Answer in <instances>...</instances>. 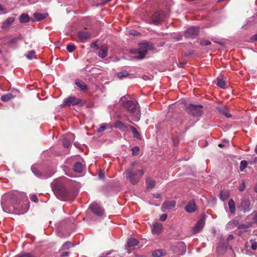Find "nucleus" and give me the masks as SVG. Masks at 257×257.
I'll use <instances>...</instances> for the list:
<instances>
[{
    "label": "nucleus",
    "mask_w": 257,
    "mask_h": 257,
    "mask_svg": "<svg viewBox=\"0 0 257 257\" xmlns=\"http://www.w3.org/2000/svg\"><path fill=\"white\" fill-rule=\"evenodd\" d=\"M21 194L18 191H11L5 194L2 198L1 205L3 210L11 213L14 207L20 200Z\"/></svg>",
    "instance_id": "1"
},
{
    "label": "nucleus",
    "mask_w": 257,
    "mask_h": 257,
    "mask_svg": "<svg viewBox=\"0 0 257 257\" xmlns=\"http://www.w3.org/2000/svg\"><path fill=\"white\" fill-rule=\"evenodd\" d=\"M53 189L56 196L62 200H70L73 199L76 194L67 190L62 184L60 181L57 180L53 184Z\"/></svg>",
    "instance_id": "2"
},
{
    "label": "nucleus",
    "mask_w": 257,
    "mask_h": 257,
    "mask_svg": "<svg viewBox=\"0 0 257 257\" xmlns=\"http://www.w3.org/2000/svg\"><path fill=\"white\" fill-rule=\"evenodd\" d=\"M123 106L130 114L132 120L138 121L140 119V109L136 100H127L123 103Z\"/></svg>",
    "instance_id": "3"
},
{
    "label": "nucleus",
    "mask_w": 257,
    "mask_h": 257,
    "mask_svg": "<svg viewBox=\"0 0 257 257\" xmlns=\"http://www.w3.org/2000/svg\"><path fill=\"white\" fill-rule=\"evenodd\" d=\"M154 49L153 44L151 42H146L139 44L138 49H132L131 50L132 54H135L134 58L136 59L141 60L144 59L148 50Z\"/></svg>",
    "instance_id": "4"
},
{
    "label": "nucleus",
    "mask_w": 257,
    "mask_h": 257,
    "mask_svg": "<svg viewBox=\"0 0 257 257\" xmlns=\"http://www.w3.org/2000/svg\"><path fill=\"white\" fill-rule=\"evenodd\" d=\"M124 174L125 177L129 180V181L132 184L135 185L139 182L140 178L144 175V172L143 170L129 168L126 170Z\"/></svg>",
    "instance_id": "5"
},
{
    "label": "nucleus",
    "mask_w": 257,
    "mask_h": 257,
    "mask_svg": "<svg viewBox=\"0 0 257 257\" xmlns=\"http://www.w3.org/2000/svg\"><path fill=\"white\" fill-rule=\"evenodd\" d=\"M14 207V209L12 213L17 214H23L26 213L29 209V201L27 200L22 202L19 200Z\"/></svg>",
    "instance_id": "6"
},
{
    "label": "nucleus",
    "mask_w": 257,
    "mask_h": 257,
    "mask_svg": "<svg viewBox=\"0 0 257 257\" xmlns=\"http://www.w3.org/2000/svg\"><path fill=\"white\" fill-rule=\"evenodd\" d=\"M203 106L200 104H190L186 106V110L188 113L194 116H199L202 113Z\"/></svg>",
    "instance_id": "7"
},
{
    "label": "nucleus",
    "mask_w": 257,
    "mask_h": 257,
    "mask_svg": "<svg viewBox=\"0 0 257 257\" xmlns=\"http://www.w3.org/2000/svg\"><path fill=\"white\" fill-rule=\"evenodd\" d=\"M89 209L93 214L98 217H102L104 214V210L99 204L96 202H93L91 204Z\"/></svg>",
    "instance_id": "8"
},
{
    "label": "nucleus",
    "mask_w": 257,
    "mask_h": 257,
    "mask_svg": "<svg viewBox=\"0 0 257 257\" xmlns=\"http://www.w3.org/2000/svg\"><path fill=\"white\" fill-rule=\"evenodd\" d=\"M75 105H82V101L80 99H78L74 96H69L64 100L62 107L65 106H71Z\"/></svg>",
    "instance_id": "9"
},
{
    "label": "nucleus",
    "mask_w": 257,
    "mask_h": 257,
    "mask_svg": "<svg viewBox=\"0 0 257 257\" xmlns=\"http://www.w3.org/2000/svg\"><path fill=\"white\" fill-rule=\"evenodd\" d=\"M199 28L198 27H192L188 28L184 34L185 38H195L198 34Z\"/></svg>",
    "instance_id": "10"
},
{
    "label": "nucleus",
    "mask_w": 257,
    "mask_h": 257,
    "mask_svg": "<svg viewBox=\"0 0 257 257\" xmlns=\"http://www.w3.org/2000/svg\"><path fill=\"white\" fill-rule=\"evenodd\" d=\"M164 13L162 11H157L154 13L151 18V23L158 25L160 24L164 19Z\"/></svg>",
    "instance_id": "11"
},
{
    "label": "nucleus",
    "mask_w": 257,
    "mask_h": 257,
    "mask_svg": "<svg viewBox=\"0 0 257 257\" xmlns=\"http://www.w3.org/2000/svg\"><path fill=\"white\" fill-rule=\"evenodd\" d=\"M75 139V135L72 133L67 134L64 137L63 139V145L65 148H68L71 143L73 142Z\"/></svg>",
    "instance_id": "12"
},
{
    "label": "nucleus",
    "mask_w": 257,
    "mask_h": 257,
    "mask_svg": "<svg viewBox=\"0 0 257 257\" xmlns=\"http://www.w3.org/2000/svg\"><path fill=\"white\" fill-rule=\"evenodd\" d=\"M250 202L248 199H242L238 208L240 211L244 212H248L250 210Z\"/></svg>",
    "instance_id": "13"
},
{
    "label": "nucleus",
    "mask_w": 257,
    "mask_h": 257,
    "mask_svg": "<svg viewBox=\"0 0 257 257\" xmlns=\"http://www.w3.org/2000/svg\"><path fill=\"white\" fill-rule=\"evenodd\" d=\"M176 201L174 200L166 201L162 206V209L163 212H165L167 210L171 209L175 207Z\"/></svg>",
    "instance_id": "14"
},
{
    "label": "nucleus",
    "mask_w": 257,
    "mask_h": 257,
    "mask_svg": "<svg viewBox=\"0 0 257 257\" xmlns=\"http://www.w3.org/2000/svg\"><path fill=\"white\" fill-rule=\"evenodd\" d=\"M185 210L188 213H192L196 211V205L194 200L190 201L188 204L185 206Z\"/></svg>",
    "instance_id": "15"
},
{
    "label": "nucleus",
    "mask_w": 257,
    "mask_h": 257,
    "mask_svg": "<svg viewBox=\"0 0 257 257\" xmlns=\"http://www.w3.org/2000/svg\"><path fill=\"white\" fill-rule=\"evenodd\" d=\"M78 37L80 42H85L90 38V34L87 32L80 31L78 33Z\"/></svg>",
    "instance_id": "16"
},
{
    "label": "nucleus",
    "mask_w": 257,
    "mask_h": 257,
    "mask_svg": "<svg viewBox=\"0 0 257 257\" xmlns=\"http://www.w3.org/2000/svg\"><path fill=\"white\" fill-rule=\"evenodd\" d=\"M204 224H205V219L201 218L200 219H199L197 221L196 225L193 228L192 230H193V233H195L199 232L203 228Z\"/></svg>",
    "instance_id": "17"
},
{
    "label": "nucleus",
    "mask_w": 257,
    "mask_h": 257,
    "mask_svg": "<svg viewBox=\"0 0 257 257\" xmlns=\"http://www.w3.org/2000/svg\"><path fill=\"white\" fill-rule=\"evenodd\" d=\"M31 170L33 173L38 177L41 178H47L48 177H51L54 173V172L53 171L51 174L47 175H44L43 174H42L40 171L35 167L34 166H32L31 167Z\"/></svg>",
    "instance_id": "18"
},
{
    "label": "nucleus",
    "mask_w": 257,
    "mask_h": 257,
    "mask_svg": "<svg viewBox=\"0 0 257 257\" xmlns=\"http://www.w3.org/2000/svg\"><path fill=\"white\" fill-rule=\"evenodd\" d=\"M97 54L101 58H104L108 54V48L106 46H102L98 49Z\"/></svg>",
    "instance_id": "19"
},
{
    "label": "nucleus",
    "mask_w": 257,
    "mask_h": 257,
    "mask_svg": "<svg viewBox=\"0 0 257 257\" xmlns=\"http://www.w3.org/2000/svg\"><path fill=\"white\" fill-rule=\"evenodd\" d=\"M162 231V226L160 223H155L153 224L152 228L153 234H159Z\"/></svg>",
    "instance_id": "20"
},
{
    "label": "nucleus",
    "mask_w": 257,
    "mask_h": 257,
    "mask_svg": "<svg viewBox=\"0 0 257 257\" xmlns=\"http://www.w3.org/2000/svg\"><path fill=\"white\" fill-rule=\"evenodd\" d=\"M114 127L120 130L121 132H125L128 130L127 126L120 120L115 121Z\"/></svg>",
    "instance_id": "21"
},
{
    "label": "nucleus",
    "mask_w": 257,
    "mask_h": 257,
    "mask_svg": "<svg viewBox=\"0 0 257 257\" xmlns=\"http://www.w3.org/2000/svg\"><path fill=\"white\" fill-rule=\"evenodd\" d=\"M15 18L14 17H9L2 25V29L5 30L8 28L14 22Z\"/></svg>",
    "instance_id": "22"
},
{
    "label": "nucleus",
    "mask_w": 257,
    "mask_h": 257,
    "mask_svg": "<svg viewBox=\"0 0 257 257\" xmlns=\"http://www.w3.org/2000/svg\"><path fill=\"white\" fill-rule=\"evenodd\" d=\"M217 85L222 88H225L227 85L226 82L224 80L222 76H219L217 78Z\"/></svg>",
    "instance_id": "23"
},
{
    "label": "nucleus",
    "mask_w": 257,
    "mask_h": 257,
    "mask_svg": "<svg viewBox=\"0 0 257 257\" xmlns=\"http://www.w3.org/2000/svg\"><path fill=\"white\" fill-rule=\"evenodd\" d=\"M75 84L83 91L86 90L87 89V85L82 81L80 80H76L75 81Z\"/></svg>",
    "instance_id": "24"
},
{
    "label": "nucleus",
    "mask_w": 257,
    "mask_h": 257,
    "mask_svg": "<svg viewBox=\"0 0 257 257\" xmlns=\"http://www.w3.org/2000/svg\"><path fill=\"white\" fill-rule=\"evenodd\" d=\"M73 170L77 173H81L83 170V165L81 163L77 162L73 166Z\"/></svg>",
    "instance_id": "25"
},
{
    "label": "nucleus",
    "mask_w": 257,
    "mask_h": 257,
    "mask_svg": "<svg viewBox=\"0 0 257 257\" xmlns=\"http://www.w3.org/2000/svg\"><path fill=\"white\" fill-rule=\"evenodd\" d=\"M218 110L220 113L224 114L227 117H229L231 116L228 112L227 107L225 106L219 107Z\"/></svg>",
    "instance_id": "26"
},
{
    "label": "nucleus",
    "mask_w": 257,
    "mask_h": 257,
    "mask_svg": "<svg viewBox=\"0 0 257 257\" xmlns=\"http://www.w3.org/2000/svg\"><path fill=\"white\" fill-rule=\"evenodd\" d=\"M139 243L137 239L130 238L127 240V245L128 247H132L137 245Z\"/></svg>",
    "instance_id": "27"
},
{
    "label": "nucleus",
    "mask_w": 257,
    "mask_h": 257,
    "mask_svg": "<svg viewBox=\"0 0 257 257\" xmlns=\"http://www.w3.org/2000/svg\"><path fill=\"white\" fill-rule=\"evenodd\" d=\"M228 207L231 213L234 214L235 211V202L232 199H230L228 202Z\"/></svg>",
    "instance_id": "28"
},
{
    "label": "nucleus",
    "mask_w": 257,
    "mask_h": 257,
    "mask_svg": "<svg viewBox=\"0 0 257 257\" xmlns=\"http://www.w3.org/2000/svg\"><path fill=\"white\" fill-rule=\"evenodd\" d=\"M47 17L45 14H42L40 13H36L34 14V17L37 21H40L45 19Z\"/></svg>",
    "instance_id": "29"
},
{
    "label": "nucleus",
    "mask_w": 257,
    "mask_h": 257,
    "mask_svg": "<svg viewBox=\"0 0 257 257\" xmlns=\"http://www.w3.org/2000/svg\"><path fill=\"white\" fill-rule=\"evenodd\" d=\"M230 196V193L228 191H222L220 193V199L222 201H225Z\"/></svg>",
    "instance_id": "30"
},
{
    "label": "nucleus",
    "mask_w": 257,
    "mask_h": 257,
    "mask_svg": "<svg viewBox=\"0 0 257 257\" xmlns=\"http://www.w3.org/2000/svg\"><path fill=\"white\" fill-rule=\"evenodd\" d=\"M20 22L24 23L28 22L30 21L29 17L26 14H22L19 18Z\"/></svg>",
    "instance_id": "31"
},
{
    "label": "nucleus",
    "mask_w": 257,
    "mask_h": 257,
    "mask_svg": "<svg viewBox=\"0 0 257 257\" xmlns=\"http://www.w3.org/2000/svg\"><path fill=\"white\" fill-rule=\"evenodd\" d=\"M251 226V223H248L247 224H241L237 226V228L243 230L244 232H247V229Z\"/></svg>",
    "instance_id": "32"
},
{
    "label": "nucleus",
    "mask_w": 257,
    "mask_h": 257,
    "mask_svg": "<svg viewBox=\"0 0 257 257\" xmlns=\"http://www.w3.org/2000/svg\"><path fill=\"white\" fill-rule=\"evenodd\" d=\"M14 97L12 93H8L6 95H3L1 96V100L4 102H7L12 98H13Z\"/></svg>",
    "instance_id": "33"
},
{
    "label": "nucleus",
    "mask_w": 257,
    "mask_h": 257,
    "mask_svg": "<svg viewBox=\"0 0 257 257\" xmlns=\"http://www.w3.org/2000/svg\"><path fill=\"white\" fill-rule=\"evenodd\" d=\"M73 246V244L70 241L65 242L61 246V250L68 249Z\"/></svg>",
    "instance_id": "34"
},
{
    "label": "nucleus",
    "mask_w": 257,
    "mask_h": 257,
    "mask_svg": "<svg viewBox=\"0 0 257 257\" xmlns=\"http://www.w3.org/2000/svg\"><path fill=\"white\" fill-rule=\"evenodd\" d=\"M130 127L134 134V137L137 139H141V136L137 130L132 125H130Z\"/></svg>",
    "instance_id": "35"
},
{
    "label": "nucleus",
    "mask_w": 257,
    "mask_h": 257,
    "mask_svg": "<svg viewBox=\"0 0 257 257\" xmlns=\"http://www.w3.org/2000/svg\"><path fill=\"white\" fill-rule=\"evenodd\" d=\"M147 188H153L155 185V181L152 179H147L146 180Z\"/></svg>",
    "instance_id": "36"
},
{
    "label": "nucleus",
    "mask_w": 257,
    "mask_h": 257,
    "mask_svg": "<svg viewBox=\"0 0 257 257\" xmlns=\"http://www.w3.org/2000/svg\"><path fill=\"white\" fill-rule=\"evenodd\" d=\"M129 75L128 72L126 71H122L117 73V76L119 78H122Z\"/></svg>",
    "instance_id": "37"
},
{
    "label": "nucleus",
    "mask_w": 257,
    "mask_h": 257,
    "mask_svg": "<svg viewBox=\"0 0 257 257\" xmlns=\"http://www.w3.org/2000/svg\"><path fill=\"white\" fill-rule=\"evenodd\" d=\"M109 125L107 123H102L101 124L100 126L97 128V132L98 133H101L105 131L107 127H108Z\"/></svg>",
    "instance_id": "38"
},
{
    "label": "nucleus",
    "mask_w": 257,
    "mask_h": 257,
    "mask_svg": "<svg viewBox=\"0 0 257 257\" xmlns=\"http://www.w3.org/2000/svg\"><path fill=\"white\" fill-rule=\"evenodd\" d=\"M163 255V251L162 250H157L153 252L154 257H161Z\"/></svg>",
    "instance_id": "39"
},
{
    "label": "nucleus",
    "mask_w": 257,
    "mask_h": 257,
    "mask_svg": "<svg viewBox=\"0 0 257 257\" xmlns=\"http://www.w3.org/2000/svg\"><path fill=\"white\" fill-rule=\"evenodd\" d=\"M247 165V163L246 161H245V160L241 161L240 162V167H239L240 171H243L244 170V169L246 168Z\"/></svg>",
    "instance_id": "40"
},
{
    "label": "nucleus",
    "mask_w": 257,
    "mask_h": 257,
    "mask_svg": "<svg viewBox=\"0 0 257 257\" xmlns=\"http://www.w3.org/2000/svg\"><path fill=\"white\" fill-rule=\"evenodd\" d=\"M75 46L73 44H69L67 46V50L69 52H72L75 49Z\"/></svg>",
    "instance_id": "41"
},
{
    "label": "nucleus",
    "mask_w": 257,
    "mask_h": 257,
    "mask_svg": "<svg viewBox=\"0 0 257 257\" xmlns=\"http://www.w3.org/2000/svg\"><path fill=\"white\" fill-rule=\"evenodd\" d=\"M200 44L201 46H208L211 44V42L207 40H203L200 41Z\"/></svg>",
    "instance_id": "42"
},
{
    "label": "nucleus",
    "mask_w": 257,
    "mask_h": 257,
    "mask_svg": "<svg viewBox=\"0 0 257 257\" xmlns=\"http://www.w3.org/2000/svg\"><path fill=\"white\" fill-rule=\"evenodd\" d=\"M140 151V148L138 147H135L132 149V154L135 156L138 154Z\"/></svg>",
    "instance_id": "43"
},
{
    "label": "nucleus",
    "mask_w": 257,
    "mask_h": 257,
    "mask_svg": "<svg viewBox=\"0 0 257 257\" xmlns=\"http://www.w3.org/2000/svg\"><path fill=\"white\" fill-rule=\"evenodd\" d=\"M35 54V52L34 51H31L29 52V53L27 55L26 57L29 59H32L34 55Z\"/></svg>",
    "instance_id": "44"
},
{
    "label": "nucleus",
    "mask_w": 257,
    "mask_h": 257,
    "mask_svg": "<svg viewBox=\"0 0 257 257\" xmlns=\"http://www.w3.org/2000/svg\"><path fill=\"white\" fill-rule=\"evenodd\" d=\"M62 250L61 249L59 250V252L60 253V256L61 257H67L69 255L70 252L69 251H62Z\"/></svg>",
    "instance_id": "45"
},
{
    "label": "nucleus",
    "mask_w": 257,
    "mask_h": 257,
    "mask_svg": "<svg viewBox=\"0 0 257 257\" xmlns=\"http://www.w3.org/2000/svg\"><path fill=\"white\" fill-rule=\"evenodd\" d=\"M229 224L234 227H237L239 225V222L236 220H233L229 222Z\"/></svg>",
    "instance_id": "46"
},
{
    "label": "nucleus",
    "mask_w": 257,
    "mask_h": 257,
    "mask_svg": "<svg viewBox=\"0 0 257 257\" xmlns=\"http://www.w3.org/2000/svg\"><path fill=\"white\" fill-rule=\"evenodd\" d=\"M245 188V183L244 181H242L241 185L239 186L238 189L240 191H243Z\"/></svg>",
    "instance_id": "47"
},
{
    "label": "nucleus",
    "mask_w": 257,
    "mask_h": 257,
    "mask_svg": "<svg viewBox=\"0 0 257 257\" xmlns=\"http://www.w3.org/2000/svg\"><path fill=\"white\" fill-rule=\"evenodd\" d=\"M250 241L251 242V248H252V249L256 250V248H257V242L255 241H253V240H251Z\"/></svg>",
    "instance_id": "48"
},
{
    "label": "nucleus",
    "mask_w": 257,
    "mask_h": 257,
    "mask_svg": "<svg viewBox=\"0 0 257 257\" xmlns=\"http://www.w3.org/2000/svg\"><path fill=\"white\" fill-rule=\"evenodd\" d=\"M31 199L32 201H34L35 202H37L38 201V198L37 195H33L31 196Z\"/></svg>",
    "instance_id": "49"
},
{
    "label": "nucleus",
    "mask_w": 257,
    "mask_h": 257,
    "mask_svg": "<svg viewBox=\"0 0 257 257\" xmlns=\"http://www.w3.org/2000/svg\"><path fill=\"white\" fill-rule=\"evenodd\" d=\"M250 40L251 42L257 41V34L251 36Z\"/></svg>",
    "instance_id": "50"
},
{
    "label": "nucleus",
    "mask_w": 257,
    "mask_h": 257,
    "mask_svg": "<svg viewBox=\"0 0 257 257\" xmlns=\"http://www.w3.org/2000/svg\"><path fill=\"white\" fill-rule=\"evenodd\" d=\"M167 214H163V215H162V216H161V217H160V220H161V221H164L166 220V219H167Z\"/></svg>",
    "instance_id": "51"
},
{
    "label": "nucleus",
    "mask_w": 257,
    "mask_h": 257,
    "mask_svg": "<svg viewBox=\"0 0 257 257\" xmlns=\"http://www.w3.org/2000/svg\"><path fill=\"white\" fill-rule=\"evenodd\" d=\"M111 253V251H108L107 252L103 253L100 257H107L108 255L110 254Z\"/></svg>",
    "instance_id": "52"
},
{
    "label": "nucleus",
    "mask_w": 257,
    "mask_h": 257,
    "mask_svg": "<svg viewBox=\"0 0 257 257\" xmlns=\"http://www.w3.org/2000/svg\"><path fill=\"white\" fill-rule=\"evenodd\" d=\"M19 39V37H15L10 40V42L11 43H15L17 40Z\"/></svg>",
    "instance_id": "53"
},
{
    "label": "nucleus",
    "mask_w": 257,
    "mask_h": 257,
    "mask_svg": "<svg viewBox=\"0 0 257 257\" xmlns=\"http://www.w3.org/2000/svg\"><path fill=\"white\" fill-rule=\"evenodd\" d=\"M138 32L136 31L133 30L130 32V34L132 35H137L138 34Z\"/></svg>",
    "instance_id": "54"
},
{
    "label": "nucleus",
    "mask_w": 257,
    "mask_h": 257,
    "mask_svg": "<svg viewBox=\"0 0 257 257\" xmlns=\"http://www.w3.org/2000/svg\"><path fill=\"white\" fill-rule=\"evenodd\" d=\"M138 164V162L135 161L131 163V167L130 168H135L134 167L136 166Z\"/></svg>",
    "instance_id": "55"
},
{
    "label": "nucleus",
    "mask_w": 257,
    "mask_h": 257,
    "mask_svg": "<svg viewBox=\"0 0 257 257\" xmlns=\"http://www.w3.org/2000/svg\"><path fill=\"white\" fill-rule=\"evenodd\" d=\"M233 238H234V236H233V235H232V234H229V235L228 236V237H227V239H228V240H231V239H233Z\"/></svg>",
    "instance_id": "56"
},
{
    "label": "nucleus",
    "mask_w": 257,
    "mask_h": 257,
    "mask_svg": "<svg viewBox=\"0 0 257 257\" xmlns=\"http://www.w3.org/2000/svg\"><path fill=\"white\" fill-rule=\"evenodd\" d=\"M253 220L255 222L257 223V213H256V214H255L254 215V216H253Z\"/></svg>",
    "instance_id": "57"
},
{
    "label": "nucleus",
    "mask_w": 257,
    "mask_h": 257,
    "mask_svg": "<svg viewBox=\"0 0 257 257\" xmlns=\"http://www.w3.org/2000/svg\"><path fill=\"white\" fill-rule=\"evenodd\" d=\"M27 253L22 252V253H20V254L19 255V256L20 257L26 256V254Z\"/></svg>",
    "instance_id": "58"
},
{
    "label": "nucleus",
    "mask_w": 257,
    "mask_h": 257,
    "mask_svg": "<svg viewBox=\"0 0 257 257\" xmlns=\"http://www.w3.org/2000/svg\"><path fill=\"white\" fill-rule=\"evenodd\" d=\"M243 232H244L243 230H239L238 232V235L239 236H242Z\"/></svg>",
    "instance_id": "59"
},
{
    "label": "nucleus",
    "mask_w": 257,
    "mask_h": 257,
    "mask_svg": "<svg viewBox=\"0 0 257 257\" xmlns=\"http://www.w3.org/2000/svg\"><path fill=\"white\" fill-rule=\"evenodd\" d=\"M26 257H34L31 253H27L26 254Z\"/></svg>",
    "instance_id": "60"
},
{
    "label": "nucleus",
    "mask_w": 257,
    "mask_h": 257,
    "mask_svg": "<svg viewBox=\"0 0 257 257\" xmlns=\"http://www.w3.org/2000/svg\"><path fill=\"white\" fill-rule=\"evenodd\" d=\"M104 174H103H103H102V173H101V174H100L99 175V178H102H102H104Z\"/></svg>",
    "instance_id": "61"
},
{
    "label": "nucleus",
    "mask_w": 257,
    "mask_h": 257,
    "mask_svg": "<svg viewBox=\"0 0 257 257\" xmlns=\"http://www.w3.org/2000/svg\"><path fill=\"white\" fill-rule=\"evenodd\" d=\"M5 11V9L4 8L3 6L0 4V11Z\"/></svg>",
    "instance_id": "62"
},
{
    "label": "nucleus",
    "mask_w": 257,
    "mask_h": 257,
    "mask_svg": "<svg viewBox=\"0 0 257 257\" xmlns=\"http://www.w3.org/2000/svg\"><path fill=\"white\" fill-rule=\"evenodd\" d=\"M184 65V63H179L178 65L179 67H182L183 66V65Z\"/></svg>",
    "instance_id": "63"
},
{
    "label": "nucleus",
    "mask_w": 257,
    "mask_h": 257,
    "mask_svg": "<svg viewBox=\"0 0 257 257\" xmlns=\"http://www.w3.org/2000/svg\"><path fill=\"white\" fill-rule=\"evenodd\" d=\"M254 190L256 193H257V183L255 185Z\"/></svg>",
    "instance_id": "64"
}]
</instances>
